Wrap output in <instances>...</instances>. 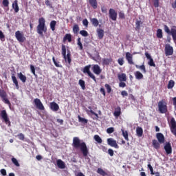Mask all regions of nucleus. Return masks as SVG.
<instances>
[{
	"label": "nucleus",
	"instance_id": "393cba45",
	"mask_svg": "<svg viewBox=\"0 0 176 176\" xmlns=\"http://www.w3.org/2000/svg\"><path fill=\"white\" fill-rule=\"evenodd\" d=\"M153 146L155 149H160V142L156 140H153Z\"/></svg>",
	"mask_w": 176,
	"mask_h": 176
},
{
	"label": "nucleus",
	"instance_id": "338daca9",
	"mask_svg": "<svg viewBox=\"0 0 176 176\" xmlns=\"http://www.w3.org/2000/svg\"><path fill=\"white\" fill-rule=\"evenodd\" d=\"M36 159L37 160H42V155H36Z\"/></svg>",
	"mask_w": 176,
	"mask_h": 176
},
{
	"label": "nucleus",
	"instance_id": "09e8293b",
	"mask_svg": "<svg viewBox=\"0 0 176 176\" xmlns=\"http://www.w3.org/2000/svg\"><path fill=\"white\" fill-rule=\"evenodd\" d=\"M164 31L168 35H171V30H170V28H168V26L166 25H164Z\"/></svg>",
	"mask_w": 176,
	"mask_h": 176
},
{
	"label": "nucleus",
	"instance_id": "1a4fd4ad",
	"mask_svg": "<svg viewBox=\"0 0 176 176\" xmlns=\"http://www.w3.org/2000/svg\"><path fill=\"white\" fill-rule=\"evenodd\" d=\"M174 54V48L170 44L165 45V55L167 56H173Z\"/></svg>",
	"mask_w": 176,
	"mask_h": 176
},
{
	"label": "nucleus",
	"instance_id": "7ed1b4c3",
	"mask_svg": "<svg viewBox=\"0 0 176 176\" xmlns=\"http://www.w3.org/2000/svg\"><path fill=\"white\" fill-rule=\"evenodd\" d=\"M62 56L65 62L68 63L69 65H71V63L72 62V59L71 58V52L68 51L67 54V47L65 45H62Z\"/></svg>",
	"mask_w": 176,
	"mask_h": 176
},
{
	"label": "nucleus",
	"instance_id": "69168bd1",
	"mask_svg": "<svg viewBox=\"0 0 176 176\" xmlns=\"http://www.w3.org/2000/svg\"><path fill=\"white\" fill-rule=\"evenodd\" d=\"M140 23H136V28H135L136 31L140 30Z\"/></svg>",
	"mask_w": 176,
	"mask_h": 176
},
{
	"label": "nucleus",
	"instance_id": "72a5a7b5",
	"mask_svg": "<svg viewBox=\"0 0 176 176\" xmlns=\"http://www.w3.org/2000/svg\"><path fill=\"white\" fill-rule=\"evenodd\" d=\"M95 141L98 142V144H102V139L98 135H95L94 137Z\"/></svg>",
	"mask_w": 176,
	"mask_h": 176
},
{
	"label": "nucleus",
	"instance_id": "c03bdc74",
	"mask_svg": "<svg viewBox=\"0 0 176 176\" xmlns=\"http://www.w3.org/2000/svg\"><path fill=\"white\" fill-rule=\"evenodd\" d=\"M104 87L107 91V93H111V91H112V87H111V85H109V84H105L104 85Z\"/></svg>",
	"mask_w": 176,
	"mask_h": 176
},
{
	"label": "nucleus",
	"instance_id": "4d7b16f0",
	"mask_svg": "<svg viewBox=\"0 0 176 176\" xmlns=\"http://www.w3.org/2000/svg\"><path fill=\"white\" fill-rule=\"evenodd\" d=\"M108 153L110 156H113L114 155L113 150L112 148H109Z\"/></svg>",
	"mask_w": 176,
	"mask_h": 176
},
{
	"label": "nucleus",
	"instance_id": "423d86ee",
	"mask_svg": "<svg viewBox=\"0 0 176 176\" xmlns=\"http://www.w3.org/2000/svg\"><path fill=\"white\" fill-rule=\"evenodd\" d=\"M15 38L20 43H23L27 40L25 36H24V33L20 30L15 32Z\"/></svg>",
	"mask_w": 176,
	"mask_h": 176
},
{
	"label": "nucleus",
	"instance_id": "2f4dec72",
	"mask_svg": "<svg viewBox=\"0 0 176 176\" xmlns=\"http://www.w3.org/2000/svg\"><path fill=\"white\" fill-rule=\"evenodd\" d=\"M78 84L80 85L82 90H86V84L85 82V80L82 79L79 80Z\"/></svg>",
	"mask_w": 176,
	"mask_h": 176
},
{
	"label": "nucleus",
	"instance_id": "a878e982",
	"mask_svg": "<svg viewBox=\"0 0 176 176\" xmlns=\"http://www.w3.org/2000/svg\"><path fill=\"white\" fill-rule=\"evenodd\" d=\"M78 122H80V123H82V124H87L89 120L86 119V118H83L82 117H80V116H78Z\"/></svg>",
	"mask_w": 176,
	"mask_h": 176
},
{
	"label": "nucleus",
	"instance_id": "4be33fe9",
	"mask_svg": "<svg viewBox=\"0 0 176 176\" xmlns=\"http://www.w3.org/2000/svg\"><path fill=\"white\" fill-rule=\"evenodd\" d=\"M135 79L140 80L141 79H144V75L140 71H137L135 72Z\"/></svg>",
	"mask_w": 176,
	"mask_h": 176
},
{
	"label": "nucleus",
	"instance_id": "a19ab883",
	"mask_svg": "<svg viewBox=\"0 0 176 176\" xmlns=\"http://www.w3.org/2000/svg\"><path fill=\"white\" fill-rule=\"evenodd\" d=\"M175 85V82H174V80H170L168 84V89H173Z\"/></svg>",
	"mask_w": 176,
	"mask_h": 176
},
{
	"label": "nucleus",
	"instance_id": "7c9ffc66",
	"mask_svg": "<svg viewBox=\"0 0 176 176\" xmlns=\"http://www.w3.org/2000/svg\"><path fill=\"white\" fill-rule=\"evenodd\" d=\"M52 61L55 65V67H56L57 68H63V65H60V62H57L56 60V58L54 56L52 57Z\"/></svg>",
	"mask_w": 176,
	"mask_h": 176
},
{
	"label": "nucleus",
	"instance_id": "6e6552de",
	"mask_svg": "<svg viewBox=\"0 0 176 176\" xmlns=\"http://www.w3.org/2000/svg\"><path fill=\"white\" fill-rule=\"evenodd\" d=\"M0 97L5 104L10 106L11 105L10 101H9V99H8V94H6V91H5L3 89H0Z\"/></svg>",
	"mask_w": 176,
	"mask_h": 176
},
{
	"label": "nucleus",
	"instance_id": "e2e57ef3",
	"mask_svg": "<svg viewBox=\"0 0 176 176\" xmlns=\"http://www.w3.org/2000/svg\"><path fill=\"white\" fill-rule=\"evenodd\" d=\"M0 173L1 174H2L3 176H6V169H1L0 170Z\"/></svg>",
	"mask_w": 176,
	"mask_h": 176
},
{
	"label": "nucleus",
	"instance_id": "0eeeda50",
	"mask_svg": "<svg viewBox=\"0 0 176 176\" xmlns=\"http://www.w3.org/2000/svg\"><path fill=\"white\" fill-rule=\"evenodd\" d=\"M0 116L2 118V119L4 120L6 124H8V127H10L11 122H10V120L9 119V117L8 116V113L6 112V110L1 111Z\"/></svg>",
	"mask_w": 176,
	"mask_h": 176
},
{
	"label": "nucleus",
	"instance_id": "864d4df0",
	"mask_svg": "<svg viewBox=\"0 0 176 176\" xmlns=\"http://www.w3.org/2000/svg\"><path fill=\"white\" fill-rule=\"evenodd\" d=\"M118 63L120 65H123V64H124V60L123 59V58H120L118 60Z\"/></svg>",
	"mask_w": 176,
	"mask_h": 176
},
{
	"label": "nucleus",
	"instance_id": "f8f14e48",
	"mask_svg": "<svg viewBox=\"0 0 176 176\" xmlns=\"http://www.w3.org/2000/svg\"><path fill=\"white\" fill-rule=\"evenodd\" d=\"M164 149L166 151V155H171L173 153V147H171V143L166 142L164 146Z\"/></svg>",
	"mask_w": 176,
	"mask_h": 176
},
{
	"label": "nucleus",
	"instance_id": "9d476101",
	"mask_svg": "<svg viewBox=\"0 0 176 176\" xmlns=\"http://www.w3.org/2000/svg\"><path fill=\"white\" fill-rule=\"evenodd\" d=\"M34 102L37 109H39L40 111H45V106H43V103H42L41 99L35 98L34 100Z\"/></svg>",
	"mask_w": 176,
	"mask_h": 176
},
{
	"label": "nucleus",
	"instance_id": "cd10ccee",
	"mask_svg": "<svg viewBox=\"0 0 176 176\" xmlns=\"http://www.w3.org/2000/svg\"><path fill=\"white\" fill-rule=\"evenodd\" d=\"M12 80L13 83L15 85L16 89L19 90V81L17 80V78L14 76V75L12 76Z\"/></svg>",
	"mask_w": 176,
	"mask_h": 176
},
{
	"label": "nucleus",
	"instance_id": "4468645a",
	"mask_svg": "<svg viewBox=\"0 0 176 176\" xmlns=\"http://www.w3.org/2000/svg\"><path fill=\"white\" fill-rule=\"evenodd\" d=\"M125 57L128 61V64H130V65H134V62L133 61V54H131L130 52H126Z\"/></svg>",
	"mask_w": 176,
	"mask_h": 176
},
{
	"label": "nucleus",
	"instance_id": "603ef678",
	"mask_svg": "<svg viewBox=\"0 0 176 176\" xmlns=\"http://www.w3.org/2000/svg\"><path fill=\"white\" fill-rule=\"evenodd\" d=\"M115 131V129L113 127H109L107 129V133L108 134H112Z\"/></svg>",
	"mask_w": 176,
	"mask_h": 176
},
{
	"label": "nucleus",
	"instance_id": "bb28decb",
	"mask_svg": "<svg viewBox=\"0 0 176 176\" xmlns=\"http://www.w3.org/2000/svg\"><path fill=\"white\" fill-rule=\"evenodd\" d=\"M135 67L138 69H140L141 71H142L143 74H146V68L145 67V65H135Z\"/></svg>",
	"mask_w": 176,
	"mask_h": 176
},
{
	"label": "nucleus",
	"instance_id": "f03ea898",
	"mask_svg": "<svg viewBox=\"0 0 176 176\" xmlns=\"http://www.w3.org/2000/svg\"><path fill=\"white\" fill-rule=\"evenodd\" d=\"M72 146L75 149H80L84 157H87L89 155V148L85 142H80V139L78 137H74L73 138Z\"/></svg>",
	"mask_w": 176,
	"mask_h": 176
},
{
	"label": "nucleus",
	"instance_id": "8fccbe9b",
	"mask_svg": "<svg viewBox=\"0 0 176 176\" xmlns=\"http://www.w3.org/2000/svg\"><path fill=\"white\" fill-rule=\"evenodd\" d=\"M80 34L82 35V36H89V33H87V31L86 30H81Z\"/></svg>",
	"mask_w": 176,
	"mask_h": 176
},
{
	"label": "nucleus",
	"instance_id": "3c124183",
	"mask_svg": "<svg viewBox=\"0 0 176 176\" xmlns=\"http://www.w3.org/2000/svg\"><path fill=\"white\" fill-rule=\"evenodd\" d=\"M17 137H18L19 140H21V141H24V139L25 138L24 136V134H23L22 133H19L17 135Z\"/></svg>",
	"mask_w": 176,
	"mask_h": 176
},
{
	"label": "nucleus",
	"instance_id": "c756f323",
	"mask_svg": "<svg viewBox=\"0 0 176 176\" xmlns=\"http://www.w3.org/2000/svg\"><path fill=\"white\" fill-rule=\"evenodd\" d=\"M121 113H122V111H121L120 107H118L114 111L113 115L114 116H116V118H119Z\"/></svg>",
	"mask_w": 176,
	"mask_h": 176
},
{
	"label": "nucleus",
	"instance_id": "f257e3e1",
	"mask_svg": "<svg viewBox=\"0 0 176 176\" xmlns=\"http://www.w3.org/2000/svg\"><path fill=\"white\" fill-rule=\"evenodd\" d=\"M90 68H91V71L95 74V75H100L101 72H102V69L98 65H88L82 69L83 74H87L88 76L91 78V79H93L95 83H97V78H96V76L91 73Z\"/></svg>",
	"mask_w": 176,
	"mask_h": 176
},
{
	"label": "nucleus",
	"instance_id": "39448f33",
	"mask_svg": "<svg viewBox=\"0 0 176 176\" xmlns=\"http://www.w3.org/2000/svg\"><path fill=\"white\" fill-rule=\"evenodd\" d=\"M158 110L160 113H167V103L164 99L158 102Z\"/></svg>",
	"mask_w": 176,
	"mask_h": 176
},
{
	"label": "nucleus",
	"instance_id": "680f3d73",
	"mask_svg": "<svg viewBox=\"0 0 176 176\" xmlns=\"http://www.w3.org/2000/svg\"><path fill=\"white\" fill-rule=\"evenodd\" d=\"M119 86L120 87H126V82L120 81V82L119 83Z\"/></svg>",
	"mask_w": 176,
	"mask_h": 176
},
{
	"label": "nucleus",
	"instance_id": "a18cd8bd",
	"mask_svg": "<svg viewBox=\"0 0 176 176\" xmlns=\"http://www.w3.org/2000/svg\"><path fill=\"white\" fill-rule=\"evenodd\" d=\"M30 71L34 76H36V77L38 76V75H36V73H35V66L34 65H30Z\"/></svg>",
	"mask_w": 176,
	"mask_h": 176
},
{
	"label": "nucleus",
	"instance_id": "20e7f679",
	"mask_svg": "<svg viewBox=\"0 0 176 176\" xmlns=\"http://www.w3.org/2000/svg\"><path fill=\"white\" fill-rule=\"evenodd\" d=\"M36 31L41 38H45V34H43L47 32V28L45 25V23H39L36 27Z\"/></svg>",
	"mask_w": 176,
	"mask_h": 176
},
{
	"label": "nucleus",
	"instance_id": "a211bd4d",
	"mask_svg": "<svg viewBox=\"0 0 176 176\" xmlns=\"http://www.w3.org/2000/svg\"><path fill=\"white\" fill-rule=\"evenodd\" d=\"M17 77L19 78V79H20V80L22 81L23 83H25L27 82V76L23 74V73H17Z\"/></svg>",
	"mask_w": 176,
	"mask_h": 176
},
{
	"label": "nucleus",
	"instance_id": "58836bf2",
	"mask_svg": "<svg viewBox=\"0 0 176 176\" xmlns=\"http://www.w3.org/2000/svg\"><path fill=\"white\" fill-rule=\"evenodd\" d=\"M112 63V58H104L103 59V64L104 65H109V63Z\"/></svg>",
	"mask_w": 176,
	"mask_h": 176
},
{
	"label": "nucleus",
	"instance_id": "e433bc0d",
	"mask_svg": "<svg viewBox=\"0 0 176 176\" xmlns=\"http://www.w3.org/2000/svg\"><path fill=\"white\" fill-rule=\"evenodd\" d=\"M88 109L90 110H87L86 112H87V113H91V115H94V116H96V118H98V114H97L96 112H94L93 110H91V107H88Z\"/></svg>",
	"mask_w": 176,
	"mask_h": 176
},
{
	"label": "nucleus",
	"instance_id": "774afa93",
	"mask_svg": "<svg viewBox=\"0 0 176 176\" xmlns=\"http://www.w3.org/2000/svg\"><path fill=\"white\" fill-rule=\"evenodd\" d=\"M102 13H107V8L105 7H102Z\"/></svg>",
	"mask_w": 176,
	"mask_h": 176
},
{
	"label": "nucleus",
	"instance_id": "aec40b11",
	"mask_svg": "<svg viewBox=\"0 0 176 176\" xmlns=\"http://www.w3.org/2000/svg\"><path fill=\"white\" fill-rule=\"evenodd\" d=\"M56 164H57L58 168H61L62 170L65 168V163L64 162V161H63L61 160H58L56 161Z\"/></svg>",
	"mask_w": 176,
	"mask_h": 176
},
{
	"label": "nucleus",
	"instance_id": "79ce46f5",
	"mask_svg": "<svg viewBox=\"0 0 176 176\" xmlns=\"http://www.w3.org/2000/svg\"><path fill=\"white\" fill-rule=\"evenodd\" d=\"M77 45L79 46L80 50H83V45L82 44V42L80 41V38H78L77 39Z\"/></svg>",
	"mask_w": 176,
	"mask_h": 176
},
{
	"label": "nucleus",
	"instance_id": "5fc2aeb1",
	"mask_svg": "<svg viewBox=\"0 0 176 176\" xmlns=\"http://www.w3.org/2000/svg\"><path fill=\"white\" fill-rule=\"evenodd\" d=\"M50 28H51L52 31H54V30H56V23H51Z\"/></svg>",
	"mask_w": 176,
	"mask_h": 176
},
{
	"label": "nucleus",
	"instance_id": "6e6d98bb",
	"mask_svg": "<svg viewBox=\"0 0 176 176\" xmlns=\"http://www.w3.org/2000/svg\"><path fill=\"white\" fill-rule=\"evenodd\" d=\"M153 5L155 8H159V0H154Z\"/></svg>",
	"mask_w": 176,
	"mask_h": 176
},
{
	"label": "nucleus",
	"instance_id": "ea45409f",
	"mask_svg": "<svg viewBox=\"0 0 176 176\" xmlns=\"http://www.w3.org/2000/svg\"><path fill=\"white\" fill-rule=\"evenodd\" d=\"M98 174H100V175L105 176L107 175V173L102 170V168H99L97 170Z\"/></svg>",
	"mask_w": 176,
	"mask_h": 176
},
{
	"label": "nucleus",
	"instance_id": "4c0bfd02",
	"mask_svg": "<svg viewBox=\"0 0 176 176\" xmlns=\"http://www.w3.org/2000/svg\"><path fill=\"white\" fill-rule=\"evenodd\" d=\"M157 38H159L160 39L163 38V32L162 31V29H158L157 30Z\"/></svg>",
	"mask_w": 176,
	"mask_h": 176
},
{
	"label": "nucleus",
	"instance_id": "b1692460",
	"mask_svg": "<svg viewBox=\"0 0 176 176\" xmlns=\"http://www.w3.org/2000/svg\"><path fill=\"white\" fill-rule=\"evenodd\" d=\"M136 133L138 137H141L142 135V134H144V130L142 129V128L141 126H138L136 128Z\"/></svg>",
	"mask_w": 176,
	"mask_h": 176
},
{
	"label": "nucleus",
	"instance_id": "c9c22d12",
	"mask_svg": "<svg viewBox=\"0 0 176 176\" xmlns=\"http://www.w3.org/2000/svg\"><path fill=\"white\" fill-rule=\"evenodd\" d=\"M12 8L14 9V11L16 13L19 12V5L17 4V0H15L12 4Z\"/></svg>",
	"mask_w": 176,
	"mask_h": 176
},
{
	"label": "nucleus",
	"instance_id": "ddd939ff",
	"mask_svg": "<svg viewBox=\"0 0 176 176\" xmlns=\"http://www.w3.org/2000/svg\"><path fill=\"white\" fill-rule=\"evenodd\" d=\"M145 56H146L147 60H149L148 63V65H150V67H156V64H155V62L153 61V58H152V56H151V54H149V53L146 52Z\"/></svg>",
	"mask_w": 176,
	"mask_h": 176
},
{
	"label": "nucleus",
	"instance_id": "473e14b6",
	"mask_svg": "<svg viewBox=\"0 0 176 176\" xmlns=\"http://www.w3.org/2000/svg\"><path fill=\"white\" fill-rule=\"evenodd\" d=\"M89 3L94 9H97V0H89Z\"/></svg>",
	"mask_w": 176,
	"mask_h": 176
},
{
	"label": "nucleus",
	"instance_id": "f704fd0d",
	"mask_svg": "<svg viewBox=\"0 0 176 176\" xmlns=\"http://www.w3.org/2000/svg\"><path fill=\"white\" fill-rule=\"evenodd\" d=\"M170 35H172L174 42H176V29H174V28L171 29Z\"/></svg>",
	"mask_w": 176,
	"mask_h": 176
},
{
	"label": "nucleus",
	"instance_id": "bf43d9fd",
	"mask_svg": "<svg viewBox=\"0 0 176 176\" xmlns=\"http://www.w3.org/2000/svg\"><path fill=\"white\" fill-rule=\"evenodd\" d=\"M3 6L8 7L9 6V1L8 0H3Z\"/></svg>",
	"mask_w": 176,
	"mask_h": 176
},
{
	"label": "nucleus",
	"instance_id": "37998d69",
	"mask_svg": "<svg viewBox=\"0 0 176 176\" xmlns=\"http://www.w3.org/2000/svg\"><path fill=\"white\" fill-rule=\"evenodd\" d=\"M12 162L14 166H16V167H20V164L19 163V161H17V159L12 157Z\"/></svg>",
	"mask_w": 176,
	"mask_h": 176
},
{
	"label": "nucleus",
	"instance_id": "de8ad7c7",
	"mask_svg": "<svg viewBox=\"0 0 176 176\" xmlns=\"http://www.w3.org/2000/svg\"><path fill=\"white\" fill-rule=\"evenodd\" d=\"M73 31L74 34H78V32H79V26L78 25H75L73 28Z\"/></svg>",
	"mask_w": 176,
	"mask_h": 176
},
{
	"label": "nucleus",
	"instance_id": "49530a36",
	"mask_svg": "<svg viewBox=\"0 0 176 176\" xmlns=\"http://www.w3.org/2000/svg\"><path fill=\"white\" fill-rule=\"evenodd\" d=\"M147 167L149 168L151 175H155V172H153V167H152V165H151L150 162H148Z\"/></svg>",
	"mask_w": 176,
	"mask_h": 176
},
{
	"label": "nucleus",
	"instance_id": "6ab92c4d",
	"mask_svg": "<svg viewBox=\"0 0 176 176\" xmlns=\"http://www.w3.org/2000/svg\"><path fill=\"white\" fill-rule=\"evenodd\" d=\"M118 78L120 82H126L127 80V76L124 73H122L118 75Z\"/></svg>",
	"mask_w": 176,
	"mask_h": 176
},
{
	"label": "nucleus",
	"instance_id": "f3484780",
	"mask_svg": "<svg viewBox=\"0 0 176 176\" xmlns=\"http://www.w3.org/2000/svg\"><path fill=\"white\" fill-rule=\"evenodd\" d=\"M118 16V14L116 13V12H115V10L111 8L109 10V17L110 19H111V20H113L115 21V20H116V16Z\"/></svg>",
	"mask_w": 176,
	"mask_h": 176
},
{
	"label": "nucleus",
	"instance_id": "2eb2a0df",
	"mask_svg": "<svg viewBox=\"0 0 176 176\" xmlns=\"http://www.w3.org/2000/svg\"><path fill=\"white\" fill-rule=\"evenodd\" d=\"M50 105V109H52V111L54 112H57V111L60 109V106H58V104L55 102H52Z\"/></svg>",
	"mask_w": 176,
	"mask_h": 176
},
{
	"label": "nucleus",
	"instance_id": "13d9d810",
	"mask_svg": "<svg viewBox=\"0 0 176 176\" xmlns=\"http://www.w3.org/2000/svg\"><path fill=\"white\" fill-rule=\"evenodd\" d=\"M121 95L122 96V97H127V96H129V94L127 93V91H122L121 92Z\"/></svg>",
	"mask_w": 176,
	"mask_h": 176
},
{
	"label": "nucleus",
	"instance_id": "052dcab7",
	"mask_svg": "<svg viewBox=\"0 0 176 176\" xmlns=\"http://www.w3.org/2000/svg\"><path fill=\"white\" fill-rule=\"evenodd\" d=\"M0 39L1 41H3V39H5V34H3V32H2L1 30H0Z\"/></svg>",
	"mask_w": 176,
	"mask_h": 176
},
{
	"label": "nucleus",
	"instance_id": "412c9836",
	"mask_svg": "<svg viewBox=\"0 0 176 176\" xmlns=\"http://www.w3.org/2000/svg\"><path fill=\"white\" fill-rule=\"evenodd\" d=\"M96 32L99 39H102V38H104V30L98 28Z\"/></svg>",
	"mask_w": 176,
	"mask_h": 176
},
{
	"label": "nucleus",
	"instance_id": "5701e85b",
	"mask_svg": "<svg viewBox=\"0 0 176 176\" xmlns=\"http://www.w3.org/2000/svg\"><path fill=\"white\" fill-rule=\"evenodd\" d=\"M67 41L69 43L72 42V36L69 34H66L63 37V42H67Z\"/></svg>",
	"mask_w": 176,
	"mask_h": 176
},
{
	"label": "nucleus",
	"instance_id": "c85d7f7f",
	"mask_svg": "<svg viewBox=\"0 0 176 176\" xmlns=\"http://www.w3.org/2000/svg\"><path fill=\"white\" fill-rule=\"evenodd\" d=\"M121 131L124 140H126V141H129V132H127V131H124L123 129H121Z\"/></svg>",
	"mask_w": 176,
	"mask_h": 176
},
{
	"label": "nucleus",
	"instance_id": "9b49d317",
	"mask_svg": "<svg viewBox=\"0 0 176 176\" xmlns=\"http://www.w3.org/2000/svg\"><path fill=\"white\" fill-rule=\"evenodd\" d=\"M107 144L109 146H112V148H116V149H119V145H118V142L115 140L113 138H108Z\"/></svg>",
	"mask_w": 176,
	"mask_h": 176
},
{
	"label": "nucleus",
	"instance_id": "0e129e2a",
	"mask_svg": "<svg viewBox=\"0 0 176 176\" xmlns=\"http://www.w3.org/2000/svg\"><path fill=\"white\" fill-rule=\"evenodd\" d=\"M100 93L105 96V89H104V87L100 88Z\"/></svg>",
	"mask_w": 176,
	"mask_h": 176
},
{
	"label": "nucleus",
	"instance_id": "dca6fc26",
	"mask_svg": "<svg viewBox=\"0 0 176 176\" xmlns=\"http://www.w3.org/2000/svg\"><path fill=\"white\" fill-rule=\"evenodd\" d=\"M156 138L158 140V142H160V144H164V135H163V133H158L156 134Z\"/></svg>",
	"mask_w": 176,
	"mask_h": 176
}]
</instances>
